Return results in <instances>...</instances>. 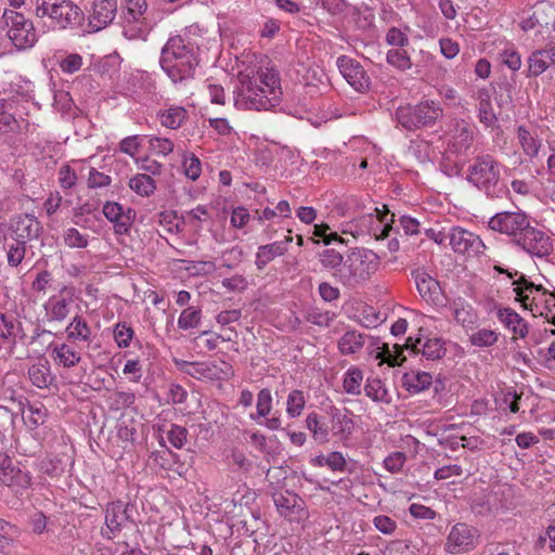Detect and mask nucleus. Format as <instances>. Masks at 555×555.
I'll return each mask as SVG.
<instances>
[{"mask_svg":"<svg viewBox=\"0 0 555 555\" xmlns=\"http://www.w3.org/2000/svg\"><path fill=\"white\" fill-rule=\"evenodd\" d=\"M402 385L410 393L416 395L433 385V376L428 372L412 370L403 374Z\"/></svg>","mask_w":555,"mask_h":555,"instance_id":"obj_27","label":"nucleus"},{"mask_svg":"<svg viewBox=\"0 0 555 555\" xmlns=\"http://www.w3.org/2000/svg\"><path fill=\"white\" fill-rule=\"evenodd\" d=\"M507 275L509 279H514L513 274L508 273ZM512 284L514 285L516 300H518L525 309L530 310L533 315H540L543 304L546 302V298L553 300L552 293H548L541 285H534L528 282L522 275L519 280H513Z\"/></svg>","mask_w":555,"mask_h":555,"instance_id":"obj_10","label":"nucleus"},{"mask_svg":"<svg viewBox=\"0 0 555 555\" xmlns=\"http://www.w3.org/2000/svg\"><path fill=\"white\" fill-rule=\"evenodd\" d=\"M449 310L455 322L463 327L473 328L478 323V314L473 306L463 297H456L449 301Z\"/></svg>","mask_w":555,"mask_h":555,"instance_id":"obj_24","label":"nucleus"},{"mask_svg":"<svg viewBox=\"0 0 555 555\" xmlns=\"http://www.w3.org/2000/svg\"><path fill=\"white\" fill-rule=\"evenodd\" d=\"M387 63L401 72H406L412 68L413 63L403 48H393L386 53Z\"/></svg>","mask_w":555,"mask_h":555,"instance_id":"obj_43","label":"nucleus"},{"mask_svg":"<svg viewBox=\"0 0 555 555\" xmlns=\"http://www.w3.org/2000/svg\"><path fill=\"white\" fill-rule=\"evenodd\" d=\"M3 18L10 29L8 36L18 49L31 48L35 43V28L31 21H26L24 15L12 10H5Z\"/></svg>","mask_w":555,"mask_h":555,"instance_id":"obj_12","label":"nucleus"},{"mask_svg":"<svg viewBox=\"0 0 555 555\" xmlns=\"http://www.w3.org/2000/svg\"><path fill=\"white\" fill-rule=\"evenodd\" d=\"M257 412L250 414V420L258 422L260 418L267 417L272 410V395L270 389L263 388L257 395Z\"/></svg>","mask_w":555,"mask_h":555,"instance_id":"obj_48","label":"nucleus"},{"mask_svg":"<svg viewBox=\"0 0 555 555\" xmlns=\"http://www.w3.org/2000/svg\"><path fill=\"white\" fill-rule=\"evenodd\" d=\"M415 119L416 115L412 106H400L396 112L397 122L408 130L421 127L420 122Z\"/></svg>","mask_w":555,"mask_h":555,"instance_id":"obj_53","label":"nucleus"},{"mask_svg":"<svg viewBox=\"0 0 555 555\" xmlns=\"http://www.w3.org/2000/svg\"><path fill=\"white\" fill-rule=\"evenodd\" d=\"M414 348L431 361L441 359L446 353L444 340L439 337L417 338Z\"/></svg>","mask_w":555,"mask_h":555,"instance_id":"obj_30","label":"nucleus"},{"mask_svg":"<svg viewBox=\"0 0 555 555\" xmlns=\"http://www.w3.org/2000/svg\"><path fill=\"white\" fill-rule=\"evenodd\" d=\"M408 30H410L409 26H405L404 29L390 27L385 36L386 43L395 48H404L409 44Z\"/></svg>","mask_w":555,"mask_h":555,"instance_id":"obj_52","label":"nucleus"},{"mask_svg":"<svg viewBox=\"0 0 555 555\" xmlns=\"http://www.w3.org/2000/svg\"><path fill=\"white\" fill-rule=\"evenodd\" d=\"M129 519L128 506L122 502H112L107 504L105 512V524L107 529L114 534L120 531L122 525Z\"/></svg>","mask_w":555,"mask_h":555,"instance_id":"obj_28","label":"nucleus"},{"mask_svg":"<svg viewBox=\"0 0 555 555\" xmlns=\"http://www.w3.org/2000/svg\"><path fill=\"white\" fill-rule=\"evenodd\" d=\"M13 99H0V135H10L17 127V121L8 109H13Z\"/></svg>","mask_w":555,"mask_h":555,"instance_id":"obj_37","label":"nucleus"},{"mask_svg":"<svg viewBox=\"0 0 555 555\" xmlns=\"http://www.w3.org/2000/svg\"><path fill=\"white\" fill-rule=\"evenodd\" d=\"M373 525L383 534L391 535L397 530V522L387 515H377L373 518Z\"/></svg>","mask_w":555,"mask_h":555,"instance_id":"obj_61","label":"nucleus"},{"mask_svg":"<svg viewBox=\"0 0 555 555\" xmlns=\"http://www.w3.org/2000/svg\"><path fill=\"white\" fill-rule=\"evenodd\" d=\"M198 47L188 37H170L162 49L159 64L173 83L192 79L198 65Z\"/></svg>","mask_w":555,"mask_h":555,"instance_id":"obj_4","label":"nucleus"},{"mask_svg":"<svg viewBox=\"0 0 555 555\" xmlns=\"http://www.w3.org/2000/svg\"><path fill=\"white\" fill-rule=\"evenodd\" d=\"M521 396L515 391H507L503 395L500 402V409L508 410L511 413H518L520 411Z\"/></svg>","mask_w":555,"mask_h":555,"instance_id":"obj_63","label":"nucleus"},{"mask_svg":"<svg viewBox=\"0 0 555 555\" xmlns=\"http://www.w3.org/2000/svg\"><path fill=\"white\" fill-rule=\"evenodd\" d=\"M117 8V0H95L89 16L92 31H99L109 25L116 16Z\"/></svg>","mask_w":555,"mask_h":555,"instance_id":"obj_21","label":"nucleus"},{"mask_svg":"<svg viewBox=\"0 0 555 555\" xmlns=\"http://www.w3.org/2000/svg\"><path fill=\"white\" fill-rule=\"evenodd\" d=\"M322 412H310L306 416V427L313 440L319 444L330 442L331 438H337L344 443L349 441L356 428L353 413L334 404L325 406Z\"/></svg>","mask_w":555,"mask_h":555,"instance_id":"obj_3","label":"nucleus"},{"mask_svg":"<svg viewBox=\"0 0 555 555\" xmlns=\"http://www.w3.org/2000/svg\"><path fill=\"white\" fill-rule=\"evenodd\" d=\"M529 223V217L522 211H500L488 220V228L508 236L515 244Z\"/></svg>","mask_w":555,"mask_h":555,"instance_id":"obj_11","label":"nucleus"},{"mask_svg":"<svg viewBox=\"0 0 555 555\" xmlns=\"http://www.w3.org/2000/svg\"><path fill=\"white\" fill-rule=\"evenodd\" d=\"M405 461H406L405 453L396 451L385 457V460L383 462V466L387 472H389L391 474H398L403 468Z\"/></svg>","mask_w":555,"mask_h":555,"instance_id":"obj_58","label":"nucleus"},{"mask_svg":"<svg viewBox=\"0 0 555 555\" xmlns=\"http://www.w3.org/2000/svg\"><path fill=\"white\" fill-rule=\"evenodd\" d=\"M250 221V214L247 208L237 206L232 209L230 223L235 229H243Z\"/></svg>","mask_w":555,"mask_h":555,"instance_id":"obj_64","label":"nucleus"},{"mask_svg":"<svg viewBox=\"0 0 555 555\" xmlns=\"http://www.w3.org/2000/svg\"><path fill=\"white\" fill-rule=\"evenodd\" d=\"M527 77H538L555 64V44L533 51L528 60Z\"/></svg>","mask_w":555,"mask_h":555,"instance_id":"obj_23","label":"nucleus"},{"mask_svg":"<svg viewBox=\"0 0 555 555\" xmlns=\"http://www.w3.org/2000/svg\"><path fill=\"white\" fill-rule=\"evenodd\" d=\"M498 340L499 334L495 331L489 328H480L469 336V343L473 346L480 348L491 347L495 345Z\"/></svg>","mask_w":555,"mask_h":555,"instance_id":"obj_51","label":"nucleus"},{"mask_svg":"<svg viewBox=\"0 0 555 555\" xmlns=\"http://www.w3.org/2000/svg\"><path fill=\"white\" fill-rule=\"evenodd\" d=\"M498 319L516 337L525 338L527 336L528 325L526 321L511 308L499 309Z\"/></svg>","mask_w":555,"mask_h":555,"instance_id":"obj_26","label":"nucleus"},{"mask_svg":"<svg viewBox=\"0 0 555 555\" xmlns=\"http://www.w3.org/2000/svg\"><path fill=\"white\" fill-rule=\"evenodd\" d=\"M20 332V327L15 325L12 318L5 314H0V340L2 344L10 343L11 339H15Z\"/></svg>","mask_w":555,"mask_h":555,"instance_id":"obj_55","label":"nucleus"},{"mask_svg":"<svg viewBox=\"0 0 555 555\" xmlns=\"http://www.w3.org/2000/svg\"><path fill=\"white\" fill-rule=\"evenodd\" d=\"M109 409L119 411L130 408L135 402V395L130 390H116L108 396Z\"/></svg>","mask_w":555,"mask_h":555,"instance_id":"obj_47","label":"nucleus"},{"mask_svg":"<svg viewBox=\"0 0 555 555\" xmlns=\"http://www.w3.org/2000/svg\"><path fill=\"white\" fill-rule=\"evenodd\" d=\"M412 108L416 115L415 120L420 122V126L433 124L442 115L440 105L429 100L423 101L416 106H412Z\"/></svg>","mask_w":555,"mask_h":555,"instance_id":"obj_34","label":"nucleus"},{"mask_svg":"<svg viewBox=\"0 0 555 555\" xmlns=\"http://www.w3.org/2000/svg\"><path fill=\"white\" fill-rule=\"evenodd\" d=\"M120 15L122 35L129 40H145L150 31L146 22L147 3L145 0H124Z\"/></svg>","mask_w":555,"mask_h":555,"instance_id":"obj_8","label":"nucleus"},{"mask_svg":"<svg viewBox=\"0 0 555 555\" xmlns=\"http://www.w3.org/2000/svg\"><path fill=\"white\" fill-rule=\"evenodd\" d=\"M114 341L120 349L128 348L133 339L134 331L126 322H118L113 328Z\"/></svg>","mask_w":555,"mask_h":555,"instance_id":"obj_50","label":"nucleus"},{"mask_svg":"<svg viewBox=\"0 0 555 555\" xmlns=\"http://www.w3.org/2000/svg\"><path fill=\"white\" fill-rule=\"evenodd\" d=\"M469 149L468 141H447L443 147V158L450 163L464 160Z\"/></svg>","mask_w":555,"mask_h":555,"instance_id":"obj_44","label":"nucleus"},{"mask_svg":"<svg viewBox=\"0 0 555 555\" xmlns=\"http://www.w3.org/2000/svg\"><path fill=\"white\" fill-rule=\"evenodd\" d=\"M124 93L139 102H147L156 91V85L150 74L135 70L125 77Z\"/></svg>","mask_w":555,"mask_h":555,"instance_id":"obj_17","label":"nucleus"},{"mask_svg":"<svg viewBox=\"0 0 555 555\" xmlns=\"http://www.w3.org/2000/svg\"><path fill=\"white\" fill-rule=\"evenodd\" d=\"M336 65L345 80L360 93L370 90L371 79L363 66L354 59L340 55L337 57Z\"/></svg>","mask_w":555,"mask_h":555,"instance_id":"obj_16","label":"nucleus"},{"mask_svg":"<svg viewBox=\"0 0 555 555\" xmlns=\"http://www.w3.org/2000/svg\"><path fill=\"white\" fill-rule=\"evenodd\" d=\"M183 168L185 176L195 181L202 173L201 160L194 154H186L183 158Z\"/></svg>","mask_w":555,"mask_h":555,"instance_id":"obj_59","label":"nucleus"},{"mask_svg":"<svg viewBox=\"0 0 555 555\" xmlns=\"http://www.w3.org/2000/svg\"><path fill=\"white\" fill-rule=\"evenodd\" d=\"M363 388L365 395L374 402L388 403L390 401L388 391L379 378H367Z\"/></svg>","mask_w":555,"mask_h":555,"instance_id":"obj_45","label":"nucleus"},{"mask_svg":"<svg viewBox=\"0 0 555 555\" xmlns=\"http://www.w3.org/2000/svg\"><path fill=\"white\" fill-rule=\"evenodd\" d=\"M287 251L285 242H273L258 247L255 264L262 270L269 262L276 257L283 256Z\"/></svg>","mask_w":555,"mask_h":555,"instance_id":"obj_33","label":"nucleus"},{"mask_svg":"<svg viewBox=\"0 0 555 555\" xmlns=\"http://www.w3.org/2000/svg\"><path fill=\"white\" fill-rule=\"evenodd\" d=\"M365 340L366 335L356 330H349L338 339L337 348L343 356L356 354L362 350Z\"/></svg>","mask_w":555,"mask_h":555,"instance_id":"obj_29","label":"nucleus"},{"mask_svg":"<svg viewBox=\"0 0 555 555\" xmlns=\"http://www.w3.org/2000/svg\"><path fill=\"white\" fill-rule=\"evenodd\" d=\"M129 188L139 196L149 197L156 190L155 180L145 173H137L129 181Z\"/></svg>","mask_w":555,"mask_h":555,"instance_id":"obj_39","label":"nucleus"},{"mask_svg":"<svg viewBox=\"0 0 555 555\" xmlns=\"http://www.w3.org/2000/svg\"><path fill=\"white\" fill-rule=\"evenodd\" d=\"M234 105L240 109L268 111L278 106L282 98L279 73L274 68L248 65L237 74Z\"/></svg>","mask_w":555,"mask_h":555,"instance_id":"obj_2","label":"nucleus"},{"mask_svg":"<svg viewBox=\"0 0 555 555\" xmlns=\"http://www.w3.org/2000/svg\"><path fill=\"white\" fill-rule=\"evenodd\" d=\"M102 212L113 224L116 235L129 234L135 219V211L132 208L108 201L103 205Z\"/></svg>","mask_w":555,"mask_h":555,"instance_id":"obj_19","label":"nucleus"},{"mask_svg":"<svg viewBox=\"0 0 555 555\" xmlns=\"http://www.w3.org/2000/svg\"><path fill=\"white\" fill-rule=\"evenodd\" d=\"M467 180L477 189L483 191L487 196L496 197L501 191L498 189L500 182V166L489 155L479 157L469 167Z\"/></svg>","mask_w":555,"mask_h":555,"instance_id":"obj_7","label":"nucleus"},{"mask_svg":"<svg viewBox=\"0 0 555 555\" xmlns=\"http://www.w3.org/2000/svg\"><path fill=\"white\" fill-rule=\"evenodd\" d=\"M333 211L340 217L354 216L340 223L341 233L354 238L371 236L380 240L388 236L391 230L392 216H389L385 205L382 209L375 206L369 195L346 194L335 197Z\"/></svg>","mask_w":555,"mask_h":555,"instance_id":"obj_1","label":"nucleus"},{"mask_svg":"<svg viewBox=\"0 0 555 555\" xmlns=\"http://www.w3.org/2000/svg\"><path fill=\"white\" fill-rule=\"evenodd\" d=\"M320 261L324 268L334 270L333 274L335 275V273H339L341 267L344 266L345 259L341 254L335 249H325L321 254Z\"/></svg>","mask_w":555,"mask_h":555,"instance_id":"obj_54","label":"nucleus"},{"mask_svg":"<svg viewBox=\"0 0 555 555\" xmlns=\"http://www.w3.org/2000/svg\"><path fill=\"white\" fill-rule=\"evenodd\" d=\"M68 339L88 343L91 339L92 332L87 321L81 315H75L66 326Z\"/></svg>","mask_w":555,"mask_h":555,"instance_id":"obj_36","label":"nucleus"},{"mask_svg":"<svg viewBox=\"0 0 555 555\" xmlns=\"http://www.w3.org/2000/svg\"><path fill=\"white\" fill-rule=\"evenodd\" d=\"M37 35L54 29H73L83 20L82 10L72 0H41L37 5Z\"/></svg>","mask_w":555,"mask_h":555,"instance_id":"obj_5","label":"nucleus"},{"mask_svg":"<svg viewBox=\"0 0 555 555\" xmlns=\"http://www.w3.org/2000/svg\"><path fill=\"white\" fill-rule=\"evenodd\" d=\"M40 470L48 476H57L63 472L62 460L57 456H48L40 462Z\"/></svg>","mask_w":555,"mask_h":555,"instance_id":"obj_62","label":"nucleus"},{"mask_svg":"<svg viewBox=\"0 0 555 555\" xmlns=\"http://www.w3.org/2000/svg\"><path fill=\"white\" fill-rule=\"evenodd\" d=\"M53 360L64 367H73L77 365L81 357L72 346L67 344H57L52 349Z\"/></svg>","mask_w":555,"mask_h":555,"instance_id":"obj_35","label":"nucleus"},{"mask_svg":"<svg viewBox=\"0 0 555 555\" xmlns=\"http://www.w3.org/2000/svg\"><path fill=\"white\" fill-rule=\"evenodd\" d=\"M380 259L367 248H354L345 258L344 266L335 278L347 287L365 284L378 270Z\"/></svg>","mask_w":555,"mask_h":555,"instance_id":"obj_6","label":"nucleus"},{"mask_svg":"<svg viewBox=\"0 0 555 555\" xmlns=\"http://www.w3.org/2000/svg\"><path fill=\"white\" fill-rule=\"evenodd\" d=\"M449 245L455 254L467 258L478 257L486 250V245L480 236L462 227L450 228Z\"/></svg>","mask_w":555,"mask_h":555,"instance_id":"obj_13","label":"nucleus"},{"mask_svg":"<svg viewBox=\"0 0 555 555\" xmlns=\"http://www.w3.org/2000/svg\"><path fill=\"white\" fill-rule=\"evenodd\" d=\"M179 371L196 379L219 380L232 375V366L225 361L189 362L173 359Z\"/></svg>","mask_w":555,"mask_h":555,"instance_id":"obj_9","label":"nucleus"},{"mask_svg":"<svg viewBox=\"0 0 555 555\" xmlns=\"http://www.w3.org/2000/svg\"><path fill=\"white\" fill-rule=\"evenodd\" d=\"M476 99L478 101V118L481 124L488 128L496 125L498 117L492 106V92L483 87L477 90Z\"/></svg>","mask_w":555,"mask_h":555,"instance_id":"obj_25","label":"nucleus"},{"mask_svg":"<svg viewBox=\"0 0 555 555\" xmlns=\"http://www.w3.org/2000/svg\"><path fill=\"white\" fill-rule=\"evenodd\" d=\"M202 320V310L197 307H188L183 309L178 319V327L183 331L195 328Z\"/></svg>","mask_w":555,"mask_h":555,"instance_id":"obj_46","label":"nucleus"},{"mask_svg":"<svg viewBox=\"0 0 555 555\" xmlns=\"http://www.w3.org/2000/svg\"><path fill=\"white\" fill-rule=\"evenodd\" d=\"M416 288L421 297L437 308L447 306L439 282L423 269L412 271Z\"/></svg>","mask_w":555,"mask_h":555,"instance_id":"obj_20","label":"nucleus"},{"mask_svg":"<svg viewBox=\"0 0 555 555\" xmlns=\"http://www.w3.org/2000/svg\"><path fill=\"white\" fill-rule=\"evenodd\" d=\"M478 543V530L467 524L457 522L450 529L444 550L450 554H461L474 550Z\"/></svg>","mask_w":555,"mask_h":555,"instance_id":"obj_15","label":"nucleus"},{"mask_svg":"<svg viewBox=\"0 0 555 555\" xmlns=\"http://www.w3.org/2000/svg\"><path fill=\"white\" fill-rule=\"evenodd\" d=\"M186 118V111L181 106H172L159 114L162 126L169 129L179 128Z\"/></svg>","mask_w":555,"mask_h":555,"instance_id":"obj_40","label":"nucleus"},{"mask_svg":"<svg viewBox=\"0 0 555 555\" xmlns=\"http://www.w3.org/2000/svg\"><path fill=\"white\" fill-rule=\"evenodd\" d=\"M502 64L508 67L513 72H517L521 67V56L519 52L513 48L507 47L500 53Z\"/></svg>","mask_w":555,"mask_h":555,"instance_id":"obj_57","label":"nucleus"},{"mask_svg":"<svg viewBox=\"0 0 555 555\" xmlns=\"http://www.w3.org/2000/svg\"><path fill=\"white\" fill-rule=\"evenodd\" d=\"M364 373L357 365H350L343 374V392L349 396H360L363 389Z\"/></svg>","mask_w":555,"mask_h":555,"instance_id":"obj_31","label":"nucleus"},{"mask_svg":"<svg viewBox=\"0 0 555 555\" xmlns=\"http://www.w3.org/2000/svg\"><path fill=\"white\" fill-rule=\"evenodd\" d=\"M545 5L546 4L542 2L528 10H522L521 13H519V26L524 31H529L542 25L539 12L543 11Z\"/></svg>","mask_w":555,"mask_h":555,"instance_id":"obj_41","label":"nucleus"},{"mask_svg":"<svg viewBox=\"0 0 555 555\" xmlns=\"http://www.w3.org/2000/svg\"><path fill=\"white\" fill-rule=\"evenodd\" d=\"M189 431L185 427L172 424L167 433V439L176 449H182L188 440Z\"/></svg>","mask_w":555,"mask_h":555,"instance_id":"obj_56","label":"nucleus"},{"mask_svg":"<svg viewBox=\"0 0 555 555\" xmlns=\"http://www.w3.org/2000/svg\"><path fill=\"white\" fill-rule=\"evenodd\" d=\"M41 63H42L43 67L47 69L50 66L52 67L54 64H59L61 70L64 74L72 75L81 69V67L83 65V59L78 53H68V54L57 59L56 61H54L50 56H44V57H42Z\"/></svg>","mask_w":555,"mask_h":555,"instance_id":"obj_32","label":"nucleus"},{"mask_svg":"<svg viewBox=\"0 0 555 555\" xmlns=\"http://www.w3.org/2000/svg\"><path fill=\"white\" fill-rule=\"evenodd\" d=\"M64 242L70 248H83L88 245L87 236L75 228H69L65 231Z\"/></svg>","mask_w":555,"mask_h":555,"instance_id":"obj_60","label":"nucleus"},{"mask_svg":"<svg viewBox=\"0 0 555 555\" xmlns=\"http://www.w3.org/2000/svg\"><path fill=\"white\" fill-rule=\"evenodd\" d=\"M515 245L532 257L544 258L553 251V240L543 230L535 227L528 228L518 236Z\"/></svg>","mask_w":555,"mask_h":555,"instance_id":"obj_14","label":"nucleus"},{"mask_svg":"<svg viewBox=\"0 0 555 555\" xmlns=\"http://www.w3.org/2000/svg\"><path fill=\"white\" fill-rule=\"evenodd\" d=\"M273 502L279 514L289 521L299 522L308 517L305 501L294 492H275Z\"/></svg>","mask_w":555,"mask_h":555,"instance_id":"obj_18","label":"nucleus"},{"mask_svg":"<svg viewBox=\"0 0 555 555\" xmlns=\"http://www.w3.org/2000/svg\"><path fill=\"white\" fill-rule=\"evenodd\" d=\"M44 310L49 321H63L68 314V301L61 296H52L44 304Z\"/></svg>","mask_w":555,"mask_h":555,"instance_id":"obj_38","label":"nucleus"},{"mask_svg":"<svg viewBox=\"0 0 555 555\" xmlns=\"http://www.w3.org/2000/svg\"><path fill=\"white\" fill-rule=\"evenodd\" d=\"M305 405L306 397L301 390L294 389L288 393L286 399V413L288 417H298L302 413Z\"/></svg>","mask_w":555,"mask_h":555,"instance_id":"obj_49","label":"nucleus"},{"mask_svg":"<svg viewBox=\"0 0 555 555\" xmlns=\"http://www.w3.org/2000/svg\"><path fill=\"white\" fill-rule=\"evenodd\" d=\"M30 476L13 465L12 460L5 453H0V483L12 487L28 488Z\"/></svg>","mask_w":555,"mask_h":555,"instance_id":"obj_22","label":"nucleus"},{"mask_svg":"<svg viewBox=\"0 0 555 555\" xmlns=\"http://www.w3.org/2000/svg\"><path fill=\"white\" fill-rule=\"evenodd\" d=\"M292 216V207L286 199L280 201L273 208L266 207L258 216L259 221H270L274 218L279 220H284L291 218Z\"/></svg>","mask_w":555,"mask_h":555,"instance_id":"obj_42","label":"nucleus"}]
</instances>
